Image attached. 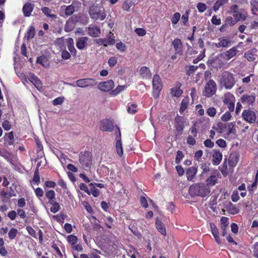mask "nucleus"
Returning <instances> with one entry per match:
<instances>
[{
	"mask_svg": "<svg viewBox=\"0 0 258 258\" xmlns=\"http://www.w3.org/2000/svg\"><path fill=\"white\" fill-rule=\"evenodd\" d=\"M210 192L209 188L204 183H196L191 185L189 189V192L192 196L202 197L208 196Z\"/></svg>",
	"mask_w": 258,
	"mask_h": 258,
	"instance_id": "1",
	"label": "nucleus"
},
{
	"mask_svg": "<svg viewBox=\"0 0 258 258\" xmlns=\"http://www.w3.org/2000/svg\"><path fill=\"white\" fill-rule=\"evenodd\" d=\"M219 83L221 87L226 89H231L235 84L234 75L227 71L223 72L220 77Z\"/></svg>",
	"mask_w": 258,
	"mask_h": 258,
	"instance_id": "2",
	"label": "nucleus"
},
{
	"mask_svg": "<svg viewBox=\"0 0 258 258\" xmlns=\"http://www.w3.org/2000/svg\"><path fill=\"white\" fill-rule=\"evenodd\" d=\"M91 18L95 20L103 21L106 16L104 8L99 5H94L89 9Z\"/></svg>",
	"mask_w": 258,
	"mask_h": 258,
	"instance_id": "3",
	"label": "nucleus"
},
{
	"mask_svg": "<svg viewBox=\"0 0 258 258\" xmlns=\"http://www.w3.org/2000/svg\"><path fill=\"white\" fill-rule=\"evenodd\" d=\"M79 162L85 170H88L92 164V156L89 152L81 153L79 155Z\"/></svg>",
	"mask_w": 258,
	"mask_h": 258,
	"instance_id": "4",
	"label": "nucleus"
},
{
	"mask_svg": "<svg viewBox=\"0 0 258 258\" xmlns=\"http://www.w3.org/2000/svg\"><path fill=\"white\" fill-rule=\"evenodd\" d=\"M230 14H232L237 22L244 21L245 19L246 13L243 9H239L236 5L232 6L230 8Z\"/></svg>",
	"mask_w": 258,
	"mask_h": 258,
	"instance_id": "5",
	"label": "nucleus"
},
{
	"mask_svg": "<svg viewBox=\"0 0 258 258\" xmlns=\"http://www.w3.org/2000/svg\"><path fill=\"white\" fill-rule=\"evenodd\" d=\"M152 86V95L154 98H157L158 97L160 92L162 88L161 79L158 75H155L153 76Z\"/></svg>",
	"mask_w": 258,
	"mask_h": 258,
	"instance_id": "6",
	"label": "nucleus"
},
{
	"mask_svg": "<svg viewBox=\"0 0 258 258\" xmlns=\"http://www.w3.org/2000/svg\"><path fill=\"white\" fill-rule=\"evenodd\" d=\"M217 86L216 83L213 80H210L206 85L203 91V95L207 97L212 96L216 92Z\"/></svg>",
	"mask_w": 258,
	"mask_h": 258,
	"instance_id": "7",
	"label": "nucleus"
},
{
	"mask_svg": "<svg viewBox=\"0 0 258 258\" xmlns=\"http://www.w3.org/2000/svg\"><path fill=\"white\" fill-rule=\"evenodd\" d=\"M242 117L245 121L249 123H254L257 118L255 112L250 108L243 111Z\"/></svg>",
	"mask_w": 258,
	"mask_h": 258,
	"instance_id": "8",
	"label": "nucleus"
},
{
	"mask_svg": "<svg viewBox=\"0 0 258 258\" xmlns=\"http://www.w3.org/2000/svg\"><path fill=\"white\" fill-rule=\"evenodd\" d=\"M235 98L234 96L230 93H227L225 94L223 99V102L224 104L226 105L231 111H233L234 109V104Z\"/></svg>",
	"mask_w": 258,
	"mask_h": 258,
	"instance_id": "9",
	"label": "nucleus"
},
{
	"mask_svg": "<svg viewBox=\"0 0 258 258\" xmlns=\"http://www.w3.org/2000/svg\"><path fill=\"white\" fill-rule=\"evenodd\" d=\"M97 84L95 80L91 78H85L78 80L76 81L77 86L80 88L93 87Z\"/></svg>",
	"mask_w": 258,
	"mask_h": 258,
	"instance_id": "10",
	"label": "nucleus"
},
{
	"mask_svg": "<svg viewBox=\"0 0 258 258\" xmlns=\"http://www.w3.org/2000/svg\"><path fill=\"white\" fill-rule=\"evenodd\" d=\"M96 43L99 45H103L104 46L112 45L115 42V37L113 34L110 32L107 38H100L96 40Z\"/></svg>",
	"mask_w": 258,
	"mask_h": 258,
	"instance_id": "11",
	"label": "nucleus"
},
{
	"mask_svg": "<svg viewBox=\"0 0 258 258\" xmlns=\"http://www.w3.org/2000/svg\"><path fill=\"white\" fill-rule=\"evenodd\" d=\"M231 44L230 39L227 37L224 36L218 39V42L215 43L214 46L217 48L228 47Z\"/></svg>",
	"mask_w": 258,
	"mask_h": 258,
	"instance_id": "12",
	"label": "nucleus"
},
{
	"mask_svg": "<svg viewBox=\"0 0 258 258\" xmlns=\"http://www.w3.org/2000/svg\"><path fill=\"white\" fill-rule=\"evenodd\" d=\"M114 87V82L110 80L105 82H101L98 85V88L104 92L109 91Z\"/></svg>",
	"mask_w": 258,
	"mask_h": 258,
	"instance_id": "13",
	"label": "nucleus"
},
{
	"mask_svg": "<svg viewBox=\"0 0 258 258\" xmlns=\"http://www.w3.org/2000/svg\"><path fill=\"white\" fill-rule=\"evenodd\" d=\"M113 128V124L109 119H105L101 122L100 129L103 132H111Z\"/></svg>",
	"mask_w": 258,
	"mask_h": 258,
	"instance_id": "14",
	"label": "nucleus"
},
{
	"mask_svg": "<svg viewBox=\"0 0 258 258\" xmlns=\"http://www.w3.org/2000/svg\"><path fill=\"white\" fill-rule=\"evenodd\" d=\"M116 140V152L118 156L120 157L123 154V149L121 141V134L119 131H118V135L117 136Z\"/></svg>",
	"mask_w": 258,
	"mask_h": 258,
	"instance_id": "15",
	"label": "nucleus"
},
{
	"mask_svg": "<svg viewBox=\"0 0 258 258\" xmlns=\"http://www.w3.org/2000/svg\"><path fill=\"white\" fill-rule=\"evenodd\" d=\"M175 53L179 55H181L182 53V44L180 39L178 38L175 39L172 43Z\"/></svg>",
	"mask_w": 258,
	"mask_h": 258,
	"instance_id": "16",
	"label": "nucleus"
},
{
	"mask_svg": "<svg viewBox=\"0 0 258 258\" xmlns=\"http://www.w3.org/2000/svg\"><path fill=\"white\" fill-rule=\"evenodd\" d=\"M223 57V53H221L218 56H216L213 60V66L217 69H221L223 68L225 65V63L222 60V59H224Z\"/></svg>",
	"mask_w": 258,
	"mask_h": 258,
	"instance_id": "17",
	"label": "nucleus"
},
{
	"mask_svg": "<svg viewBox=\"0 0 258 258\" xmlns=\"http://www.w3.org/2000/svg\"><path fill=\"white\" fill-rule=\"evenodd\" d=\"M237 52L238 50L237 48L236 47H233L226 51L224 53H223L224 56L223 58L226 60H228L236 56Z\"/></svg>",
	"mask_w": 258,
	"mask_h": 258,
	"instance_id": "18",
	"label": "nucleus"
},
{
	"mask_svg": "<svg viewBox=\"0 0 258 258\" xmlns=\"http://www.w3.org/2000/svg\"><path fill=\"white\" fill-rule=\"evenodd\" d=\"M75 11V7L73 5H70L68 6L63 5L60 7L61 13L63 12L64 13V15L67 16L72 15Z\"/></svg>",
	"mask_w": 258,
	"mask_h": 258,
	"instance_id": "19",
	"label": "nucleus"
},
{
	"mask_svg": "<svg viewBox=\"0 0 258 258\" xmlns=\"http://www.w3.org/2000/svg\"><path fill=\"white\" fill-rule=\"evenodd\" d=\"M198 169L195 166L190 167L186 171V175L188 180L191 181L195 178Z\"/></svg>",
	"mask_w": 258,
	"mask_h": 258,
	"instance_id": "20",
	"label": "nucleus"
},
{
	"mask_svg": "<svg viewBox=\"0 0 258 258\" xmlns=\"http://www.w3.org/2000/svg\"><path fill=\"white\" fill-rule=\"evenodd\" d=\"M222 159V153L218 151H215L213 155L212 162L214 165H218L220 164Z\"/></svg>",
	"mask_w": 258,
	"mask_h": 258,
	"instance_id": "21",
	"label": "nucleus"
},
{
	"mask_svg": "<svg viewBox=\"0 0 258 258\" xmlns=\"http://www.w3.org/2000/svg\"><path fill=\"white\" fill-rule=\"evenodd\" d=\"M140 74L144 79H150L151 78L152 74L150 69L146 67H142L140 69Z\"/></svg>",
	"mask_w": 258,
	"mask_h": 258,
	"instance_id": "22",
	"label": "nucleus"
},
{
	"mask_svg": "<svg viewBox=\"0 0 258 258\" xmlns=\"http://www.w3.org/2000/svg\"><path fill=\"white\" fill-rule=\"evenodd\" d=\"M88 30L89 35L94 37L99 36L101 33L100 28L96 26H90Z\"/></svg>",
	"mask_w": 258,
	"mask_h": 258,
	"instance_id": "23",
	"label": "nucleus"
},
{
	"mask_svg": "<svg viewBox=\"0 0 258 258\" xmlns=\"http://www.w3.org/2000/svg\"><path fill=\"white\" fill-rule=\"evenodd\" d=\"M88 38L86 37H82L78 38L77 40L76 46L79 49H82L86 45Z\"/></svg>",
	"mask_w": 258,
	"mask_h": 258,
	"instance_id": "24",
	"label": "nucleus"
},
{
	"mask_svg": "<svg viewBox=\"0 0 258 258\" xmlns=\"http://www.w3.org/2000/svg\"><path fill=\"white\" fill-rule=\"evenodd\" d=\"M255 97L253 95L245 94L243 95L241 98L242 102L247 104L252 103L255 101Z\"/></svg>",
	"mask_w": 258,
	"mask_h": 258,
	"instance_id": "25",
	"label": "nucleus"
},
{
	"mask_svg": "<svg viewBox=\"0 0 258 258\" xmlns=\"http://www.w3.org/2000/svg\"><path fill=\"white\" fill-rule=\"evenodd\" d=\"M34 8L33 5L29 3L26 4L23 8V11L26 17L30 16Z\"/></svg>",
	"mask_w": 258,
	"mask_h": 258,
	"instance_id": "26",
	"label": "nucleus"
},
{
	"mask_svg": "<svg viewBox=\"0 0 258 258\" xmlns=\"http://www.w3.org/2000/svg\"><path fill=\"white\" fill-rule=\"evenodd\" d=\"M256 50L252 49L245 53V57L249 61H252L255 60Z\"/></svg>",
	"mask_w": 258,
	"mask_h": 258,
	"instance_id": "27",
	"label": "nucleus"
},
{
	"mask_svg": "<svg viewBox=\"0 0 258 258\" xmlns=\"http://www.w3.org/2000/svg\"><path fill=\"white\" fill-rule=\"evenodd\" d=\"M170 93L172 97H179L181 95L183 91L180 89V87L177 85L171 89Z\"/></svg>",
	"mask_w": 258,
	"mask_h": 258,
	"instance_id": "28",
	"label": "nucleus"
},
{
	"mask_svg": "<svg viewBox=\"0 0 258 258\" xmlns=\"http://www.w3.org/2000/svg\"><path fill=\"white\" fill-rule=\"evenodd\" d=\"M68 48L70 52L73 54H76V49L74 47V42L72 38H69L67 40Z\"/></svg>",
	"mask_w": 258,
	"mask_h": 258,
	"instance_id": "29",
	"label": "nucleus"
},
{
	"mask_svg": "<svg viewBox=\"0 0 258 258\" xmlns=\"http://www.w3.org/2000/svg\"><path fill=\"white\" fill-rule=\"evenodd\" d=\"M43 13L47 17L55 19L57 18L56 15L51 14V10L48 7H43L41 9Z\"/></svg>",
	"mask_w": 258,
	"mask_h": 258,
	"instance_id": "30",
	"label": "nucleus"
},
{
	"mask_svg": "<svg viewBox=\"0 0 258 258\" xmlns=\"http://www.w3.org/2000/svg\"><path fill=\"white\" fill-rule=\"evenodd\" d=\"M210 163H204L201 164V168L202 169V172L201 175H203L205 174H207L209 172H212L213 170L210 168Z\"/></svg>",
	"mask_w": 258,
	"mask_h": 258,
	"instance_id": "31",
	"label": "nucleus"
},
{
	"mask_svg": "<svg viewBox=\"0 0 258 258\" xmlns=\"http://www.w3.org/2000/svg\"><path fill=\"white\" fill-rule=\"evenodd\" d=\"M156 226L158 231L162 235L165 236L166 231L163 224L159 220H157L156 222Z\"/></svg>",
	"mask_w": 258,
	"mask_h": 258,
	"instance_id": "32",
	"label": "nucleus"
},
{
	"mask_svg": "<svg viewBox=\"0 0 258 258\" xmlns=\"http://www.w3.org/2000/svg\"><path fill=\"white\" fill-rule=\"evenodd\" d=\"M238 161V157L235 154H231L229 156V164L232 167H234L236 166L237 162Z\"/></svg>",
	"mask_w": 258,
	"mask_h": 258,
	"instance_id": "33",
	"label": "nucleus"
},
{
	"mask_svg": "<svg viewBox=\"0 0 258 258\" xmlns=\"http://www.w3.org/2000/svg\"><path fill=\"white\" fill-rule=\"evenodd\" d=\"M189 103V99L188 97L184 98L181 103V106L179 109V112L182 113L187 108Z\"/></svg>",
	"mask_w": 258,
	"mask_h": 258,
	"instance_id": "34",
	"label": "nucleus"
},
{
	"mask_svg": "<svg viewBox=\"0 0 258 258\" xmlns=\"http://www.w3.org/2000/svg\"><path fill=\"white\" fill-rule=\"evenodd\" d=\"M217 180V178L216 175L215 174H213L206 180V185H207L208 187V186H213L216 183Z\"/></svg>",
	"mask_w": 258,
	"mask_h": 258,
	"instance_id": "35",
	"label": "nucleus"
},
{
	"mask_svg": "<svg viewBox=\"0 0 258 258\" xmlns=\"http://www.w3.org/2000/svg\"><path fill=\"white\" fill-rule=\"evenodd\" d=\"M51 207L50 208V211L53 213H57L60 209V206L59 204L54 201L48 202Z\"/></svg>",
	"mask_w": 258,
	"mask_h": 258,
	"instance_id": "36",
	"label": "nucleus"
},
{
	"mask_svg": "<svg viewBox=\"0 0 258 258\" xmlns=\"http://www.w3.org/2000/svg\"><path fill=\"white\" fill-rule=\"evenodd\" d=\"M250 5L251 7V12L253 15H256V12L258 11V1L250 0Z\"/></svg>",
	"mask_w": 258,
	"mask_h": 258,
	"instance_id": "37",
	"label": "nucleus"
},
{
	"mask_svg": "<svg viewBox=\"0 0 258 258\" xmlns=\"http://www.w3.org/2000/svg\"><path fill=\"white\" fill-rule=\"evenodd\" d=\"M55 192L53 190H47L45 192V196L48 200V202L53 201L55 198Z\"/></svg>",
	"mask_w": 258,
	"mask_h": 258,
	"instance_id": "38",
	"label": "nucleus"
},
{
	"mask_svg": "<svg viewBox=\"0 0 258 258\" xmlns=\"http://www.w3.org/2000/svg\"><path fill=\"white\" fill-rule=\"evenodd\" d=\"M127 110L129 113L134 114L137 111V105L134 103H128Z\"/></svg>",
	"mask_w": 258,
	"mask_h": 258,
	"instance_id": "39",
	"label": "nucleus"
},
{
	"mask_svg": "<svg viewBox=\"0 0 258 258\" xmlns=\"http://www.w3.org/2000/svg\"><path fill=\"white\" fill-rule=\"evenodd\" d=\"M134 5L132 0H125L122 5V9L125 11H129L130 8Z\"/></svg>",
	"mask_w": 258,
	"mask_h": 258,
	"instance_id": "40",
	"label": "nucleus"
},
{
	"mask_svg": "<svg viewBox=\"0 0 258 258\" xmlns=\"http://www.w3.org/2000/svg\"><path fill=\"white\" fill-rule=\"evenodd\" d=\"M18 233V231L16 228H12L8 232V237L10 239L13 240L15 239Z\"/></svg>",
	"mask_w": 258,
	"mask_h": 258,
	"instance_id": "41",
	"label": "nucleus"
},
{
	"mask_svg": "<svg viewBox=\"0 0 258 258\" xmlns=\"http://www.w3.org/2000/svg\"><path fill=\"white\" fill-rule=\"evenodd\" d=\"M37 62L38 63L41 64L44 67H47L48 65V62L47 58L46 57L44 56H41L40 57H38L37 59Z\"/></svg>",
	"mask_w": 258,
	"mask_h": 258,
	"instance_id": "42",
	"label": "nucleus"
},
{
	"mask_svg": "<svg viewBox=\"0 0 258 258\" xmlns=\"http://www.w3.org/2000/svg\"><path fill=\"white\" fill-rule=\"evenodd\" d=\"M228 211L230 214L235 215L239 213V210L235 205L231 204L229 206Z\"/></svg>",
	"mask_w": 258,
	"mask_h": 258,
	"instance_id": "43",
	"label": "nucleus"
},
{
	"mask_svg": "<svg viewBox=\"0 0 258 258\" xmlns=\"http://www.w3.org/2000/svg\"><path fill=\"white\" fill-rule=\"evenodd\" d=\"M226 3V0H217L214 5V10L216 12L220 7Z\"/></svg>",
	"mask_w": 258,
	"mask_h": 258,
	"instance_id": "44",
	"label": "nucleus"
},
{
	"mask_svg": "<svg viewBox=\"0 0 258 258\" xmlns=\"http://www.w3.org/2000/svg\"><path fill=\"white\" fill-rule=\"evenodd\" d=\"M68 241L73 246L77 243L78 238L75 235H70L68 236Z\"/></svg>",
	"mask_w": 258,
	"mask_h": 258,
	"instance_id": "45",
	"label": "nucleus"
},
{
	"mask_svg": "<svg viewBox=\"0 0 258 258\" xmlns=\"http://www.w3.org/2000/svg\"><path fill=\"white\" fill-rule=\"evenodd\" d=\"M216 112H217L216 109L214 107H209L206 111L207 114L209 116L212 117H213L215 116V115L216 114Z\"/></svg>",
	"mask_w": 258,
	"mask_h": 258,
	"instance_id": "46",
	"label": "nucleus"
},
{
	"mask_svg": "<svg viewBox=\"0 0 258 258\" xmlns=\"http://www.w3.org/2000/svg\"><path fill=\"white\" fill-rule=\"evenodd\" d=\"M35 33V29L33 26L29 27L27 32V38L28 39H31L34 37Z\"/></svg>",
	"mask_w": 258,
	"mask_h": 258,
	"instance_id": "47",
	"label": "nucleus"
},
{
	"mask_svg": "<svg viewBox=\"0 0 258 258\" xmlns=\"http://www.w3.org/2000/svg\"><path fill=\"white\" fill-rule=\"evenodd\" d=\"M125 89L124 86H118L115 89L112 90L111 94L116 95Z\"/></svg>",
	"mask_w": 258,
	"mask_h": 258,
	"instance_id": "48",
	"label": "nucleus"
},
{
	"mask_svg": "<svg viewBox=\"0 0 258 258\" xmlns=\"http://www.w3.org/2000/svg\"><path fill=\"white\" fill-rule=\"evenodd\" d=\"M180 18V14L179 13H175L173 15V16L171 19V22H172V24H173V25L176 24L178 23V22L179 21Z\"/></svg>",
	"mask_w": 258,
	"mask_h": 258,
	"instance_id": "49",
	"label": "nucleus"
},
{
	"mask_svg": "<svg viewBox=\"0 0 258 258\" xmlns=\"http://www.w3.org/2000/svg\"><path fill=\"white\" fill-rule=\"evenodd\" d=\"M211 232L213 236H216V235L219 234V231L214 223L210 224Z\"/></svg>",
	"mask_w": 258,
	"mask_h": 258,
	"instance_id": "50",
	"label": "nucleus"
},
{
	"mask_svg": "<svg viewBox=\"0 0 258 258\" xmlns=\"http://www.w3.org/2000/svg\"><path fill=\"white\" fill-rule=\"evenodd\" d=\"M116 47L121 52H124L126 49L125 45L121 42L117 43L116 44Z\"/></svg>",
	"mask_w": 258,
	"mask_h": 258,
	"instance_id": "51",
	"label": "nucleus"
},
{
	"mask_svg": "<svg viewBox=\"0 0 258 258\" xmlns=\"http://www.w3.org/2000/svg\"><path fill=\"white\" fill-rule=\"evenodd\" d=\"M91 187L90 188V192L91 194L94 197H97L99 195L100 192L99 190L94 187V186H91Z\"/></svg>",
	"mask_w": 258,
	"mask_h": 258,
	"instance_id": "52",
	"label": "nucleus"
},
{
	"mask_svg": "<svg viewBox=\"0 0 258 258\" xmlns=\"http://www.w3.org/2000/svg\"><path fill=\"white\" fill-rule=\"evenodd\" d=\"M197 7L199 12L201 13L204 12L207 9V6L203 3H198Z\"/></svg>",
	"mask_w": 258,
	"mask_h": 258,
	"instance_id": "53",
	"label": "nucleus"
},
{
	"mask_svg": "<svg viewBox=\"0 0 258 258\" xmlns=\"http://www.w3.org/2000/svg\"><path fill=\"white\" fill-rule=\"evenodd\" d=\"M74 27V24L73 21L69 20L67 22L65 29L67 31H69L72 30Z\"/></svg>",
	"mask_w": 258,
	"mask_h": 258,
	"instance_id": "54",
	"label": "nucleus"
},
{
	"mask_svg": "<svg viewBox=\"0 0 258 258\" xmlns=\"http://www.w3.org/2000/svg\"><path fill=\"white\" fill-rule=\"evenodd\" d=\"M229 224L228 218L225 217H222L221 218V227H227Z\"/></svg>",
	"mask_w": 258,
	"mask_h": 258,
	"instance_id": "55",
	"label": "nucleus"
},
{
	"mask_svg": "<svg viewBox=\"0 0 258 258\" xmlns=\"http://www.w3.org/2000/svg\"><path fill=\"white\" fill-rule=\"evenodd\" d=\"M184 155L181 151H178L175 159V162L177 164H178L183 158Z\"/></svg>",
	"mask_w": 258,
	"mask_h": 258,
	"instance_id": "56",
	"label": "nucleus"
},
{
	"mask_svg": "<svg viewBox=\"0 0 258 258\" xmlns=\"http://www.w3.org/2000/svg\"><path fill=\"white\" fill-rule=\"evenodd\" d=\"M239 199L238 192L237 190H234L231 196V200L234 202H236Z\"/></svg>",
	"mask_w": 258,
	"mask_h": 258,
	"instance_id": "57",
	"label": "nucleus"
},
{
	"mask_svg": "<svg viewBox=\"0 0 258 258\" xmlns=\"http://www.w3.org/2000/svg\"><path fill=\"white\" fill-rule=\"evenodd\" d=\"M216 144L218 145V146L221 148H225L227 146V144L226 143V141L224 140L223 139H218L216 142Z\"/></svg>",
	"mask_w": 258,
	"mask_h": 258,
	"instance_id": "58",
	"label": "nucleus"
},
{
	"mask_svg": "<svg viewBox=\"0 0 258 258\" xmlns=\"http://www.w3.org/2000/svg\"><path fill=\"white\" fill-rule=\"evenodd\" d=\"M32 84L35 86V87L38 90H40L42 89V85L41 81L39 79H36Z\"/></svg>",
	"mask_w": 258,
	"mask_h": 258,
	"instance_id": "59",
	"label": "nucleus"
},
{
	"mask_svg": "<svg viewBox=\"0 0 258 258\" xmlns=\"http://www.w3.org/2000/svg\"><path fill=\"white\" fill-rule=\"evenodd\" d=\"M231 114L229 112H226L224 114L221 116V119L223 121H227L231 118Z\"/></svg>",
	"mask_w": 258,
	"mask_h": 258,
	"instance_id": "60",
	"label": "nucleus"
},
{
	"mask_svg": "<svg viewBox=\"0 0 258 258\" xmlns=\"http://www.w3.org/2000/svg\"><path fill=\"white\" fill-rule=\"evenodd\" d=\"M226 22L227 24L230 26H233L235 25L237 22L235 19H233L231 17H228L226 19Z\"/></svg>",
	"mask_w": 258,
	"mask_h": 258,
	"instance_id": "61",
	"label": "nucleus"
},
{
	"mask_svg": "<svg viewBox=\"0 0 258 258\" xmlns=\"http://www.w3.org/2000/svg\"><path fill=\"white\" fill-rule=\"evenodd\" d=\"M79 187H80V188L82 190H84L85 192H86L89 195H91V192H90V190H89L88 187H87V186L85 184H84L83 183H81L80 184Z\"/></svg>",
	"mask_w": 258,
	"mask_h": 258,
	"instance_id": "62",
	"label": "nucleus"
},
{
	"mask_svg": "<svg viewBox=\"0 0 258 258\" xmlns=\"http://www.w3.org/2000/svg\"><path fill=\"white\" fill-rule=\"evenodd\" d=\"M35 194L38 198H40L43 197L44 192L40 187H38L35 189Z\"/></svg>",
	"mask_w": 258,
	"mask_h": 258,
	"instance_id": "63",
	"label": "nucleus"
},
{
	"mask_svg": "<svg viewBox=\"0 0 258 258\" xmlns=\"http://www.w3.org/2000/svg\"><path fill=\"white\" fill-rule=\"evenodd\" d=\"M64 100V98L63 97H57L53 100V104L54 105H57L61 104Z\"/></svg>",
	"mask_w": 258,
	"mask_h": 258,
	"instance_id": "64",
	"label": "nucleus"
}]
</instances>
